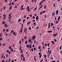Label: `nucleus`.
<instances>
[{"label": "nucleus", "mask_w": 62, "mask_h": 62, "mask_svg": "<svg viewBox=\"0 0 62 62\" xmlns=\"http://www.w3.org/2000/svg\"><path fill=\"white\" fill-rule=\"evenodd\" d=\"M55 20H56V16H55L54 17Z\"/></svg>", "instance_id": "obj_39"}, {"label": "nucleus", "mask_w": 62, "mask_h": 62, "mask_svg": "<svg viewBox=\"0 0 62 62\" xmlns=\"http://www.w3.org/2000/svg\"><path fill=\"white\" fill-rule=\"evenodd\" d=\"M23 5L21 7V8H23Z\"/></svg>", "instance_id": "obj_37"}, {"label": "nucleus", "mask_w": 62, "mask_h": 62, "mask_svg": "<svg viewBox=\"0 0 62 62\" xmlns=\"http://www.w3.org/2000/svg\"><path fill=\"white\" fill-rule=\"evenodd\" d=\"M44 57L45 58L46 57V54H44Z\"/></svg>", "instance_id": "obj_31"}, {"label": "nucleus", "mask_w": 62, "mask_h": 62, "mask_svg": "<svg viewBox=\"0 0 62 62\" xmlns=\"http://www.w3.org/2000/svg\"><path fill=\"white\" fill-rule=\"evenodd\" d=\"M36 23L35 22L34 23H33V25H36Z\"/></svg>", "instance_id": "obj_33"}, {"label": "nucleus", "mask_w": 62, "mask_h": 62, "mask_svg": "<svg viewBox=\"0 0 62 62\" xmlns=\"http://www.w3.org/2000/svg\"><path fill=\"white\" fill-rule=\"evenodd\" d=\"M4 45H5V44H2V46H4Z\"/></svg>", "instance_id": "obj_58"}, {"label": "nucleus", "mask_w": 62, "mask_h": 62, "mask_svg": "<svg viewBox=\"0 0 62 62\" xmlns=\"http://www.w3.org/2000/svg\"><path fill=\"white\" fill-rule=\"evenodd\" d=\"M29 44L27 45L26 46V47H27V48H29Z\"/></svg>", "instance_id": "obj_8"}, {"label": "nucleus", "mask_w": 62, "mask_h": 62, "mask_svg": "<svg viewBox=\"0 0 62 62\" xmlns=\"http://www.w3.org/2000/svg\"><path fill=\"white\" fill-rule=\"evenodd\" d=\"M25 19H24L23 20V23H24V22H25Z\"/></svg>", "instance_id": "obj_44"}, {"label": "nucleus", "mask_w": 62, "mask_h": 62, "mask_svg": "<svg viewBox=\"0 0 62 62\" xmlns=\"http://www.w3.org/2000/svg\"><path fill=\"white\" fill-rule=\"evenodd\" d=\"M36 19L37 21L38 20V19H39V16H37V17L36 18Z\"/></svg>", "instance_id": "obj_5"}, {"label": "nucleus", "mask_w": 62, "mask_h": 62, "mask_svg": "<svg viewBox=\"0 0 62 62\" xmlns=\"http://www.w3.org/2000/svg\"><path fill=\"white\" fill-rule=\"evenodd\" d=\"M29 47L31 49V48H32V45H29Z\"/></svg>", "instance_id": "obj_10"}, {"label": "nucleus", "mask_w": 62, "mask_h": 62, "mask_svg": "<svg viewBox=\"0 0 62 62\" xmlns=\"http://www.w3.org/2000/svg\"><path fill=\"white\" fill-rule=\"evenodd\" d=\"M27 31V29L26 28L24 30V32H26V31Z\"/></svg>", "instance_id": "obj_14"}, {"label": "nucleus", "mask_w": 62, "mask_h": 62, "mask_svg": "<svg viewBox=\"0 0 62 62\" xmlns=\"http://www.w3.org/2000/svg\"><path fill=\"white\" fill-rule=\"evenodd\" d=\"M52 31H48L47 33H52Z\"/></svg>", "instance_id": "obj_11"}, {"label": "nucleus", "mask_w": 62, "mask_h": 62, "mask_svg": "<svg viewBox=\"0 0 62 62\" xmlns=\"http://www.w3.org/2000/svg\"><path fill=\"white\" fill-rule=\"evenodd\" d=\"M21 20H22V19H19L18 20V22H21Z\"/></svg>", "instance_id": "obj_24"}, {"label": "nucleus", "mask_w": 62, "mask_h": 62, "mask_svg": "<svg viewBox=\"0 0 62 62\" xmlns=\"http://www.w3.org/2000/svg\"><path fill=\"white\" fill-rule=\"evenodd\" d=\"M20 52L21 53H23V50L21 49L20 51Z\"/></svg>", "instance_id": "obj_25"}, {"label": "nucleus", "mask_w": 62, "mask_h": 62, "mask_svg": "<svg viewBox=\"0 0 62 62\" xmlns=\"http://www.w3.org/2000/svg\"><path fill=\"white\" fill-rule=\"evenodd\" d=\"M55 12H54L52 13V16H54L55 15Z\"/></svg>", "instance_id": "obj_6"}, {"label": "nucleus", "mask_w": 62, "mask_h": 62, "mask_svg": "<svg viewBox=\"0 0 62 62\" xmlns=\"http://www.w3.org/2000/svg\"><path fill=\"white\" fill-rule=\"evenodd\" d=\"M54 41H55V42H56V41H57V40H56V39H54Z\"/></svg>", "instance_id": "obj_35"}, {"label": "nucleus", "mask_w": 62, "mask_h": 62, "mask_svg": "<svg viewBox=\"0 0 62 62\" xmlns=\"http://www.w3.org/2000/svg\"><path fill=\"white\" fill-rule=\"evenodd\" d=\"M9 47V49H11V46H9L8 47Z\"/></svg>", "instance_id": "obj_18"}, {"label": "nucleus", "mask_w": 62, "mask_h": 62, "mask_svg": "<svg viewBox=\"0 0 62 62\" xmlns=\"http://www.w3.org/2000/svg\"><path fill=\"white\" fill-rule=\"evenodd\" d=\"M20 32L21 33H23V30L22 29H21V30L20 31Z\"/></svg>", "instance_id": "obj_29"}, {"label": "nucleus", "mask_w": 62, "mask_h": 62, "mask_svg": "<svg viewBox=\"0 0 62 62\" xmlns=\"http://www.w3.org/2000/svg\"><path fill=\"white\" fill-rule=\"evenodd\" d=\"M11 8H12V6L10 7L9 8L10 10H11Z\"/></svg>", "instance_id": "obj_17"}, {"label": "nucleus", "mask_w": 62, "mask_h": 62, "mask_svg": "<svg viewBox=\"0 0 62 62\" xmlns=\"http://www.w3.org/2000/svg\"><path fill=\"white\" fill-rule=\"evenodd\" d=\"M27 20H28V19H29V17H27Z\"/></svg>", "instance_id": "obj_61"}, {"label": "nucleus", "mask_w": 62, "mask_h": 62, "mask_svg": "<svg viewBox=\"0 0 62 62\" xmlns=\"http://www.w3.org/2000/svg\"><path fill=\"white\" fill-rule=\"evenodd\" d=\"M13 32H14V30H12V31H11V33H13Z\"/></svg>", "instance_id": "obj_36"}, {"label": "nucleus", "mask_w": 62, "mask_h": 62, "mask_svg": "<svg viewBox=\"0 0 62 62\" xmlns=\"http://www.w3.org/2000/svg\"><path fill=\"white\" fill-rule=\"evenodd\" d=\"M53 36H54L55 37V36H56V34H53Z\"/></svg>", "instance_id": "obj_46"}, {"label": "nucleus", "mask_w": 62, "mask_h": 62, "mask_svg": "<svg viewBox=\"0 0 62 62\" xmlns=\"http://www.w3.org/2000/svg\"><path fill=\"white\" fill-rule=\"evenodd\" d=\"M52 26H54V23H51L50 27H52Z\"/></svg>", "instance_id": "obj_3"}, {"label": "nucleus", "mask_w": 62, "mask_h": 62, "mask_svg": "<svg viewBox=\"0 0 62 62\" xmlns=\"http://www.w3.org/2000/svg\"><path fill=\"white\" fill-rule=\"evenodd\" d=\"M6 57H8V54H6Z\"/></svg>", "instance_id": "obj_49"}, {"label": "nucleus", "mask_w": 62, "mask_h": 62, "mask_svg": "<svg viewBox=\"0 0 62 62\" xmlns=\"http://www.w3.org/2000/svg\"><path fill=\"white\" fill-rule=\"evenodd\" d=\"M0 36H1V37H2V33H0Z\"/></svg>", "instance_id": "obj_48"}, {"label": "nucleus", "mask_w": 62, "mask_h": 62, "mask_svg": "<svg viewBox=\"0 0 62 62\" xmlns=\"http://www.w3.org/2000/svg\"><path fill=\"white\" fill-rule=\"evenodd\" d=\"M24 18H26V15H24Z\"/></svg>", "instance_id": "obj_38"}, {"label": "nucleus", "mask_w": 62, "mask_h": 62, "mask_svg": "<svg viewBox=\"0 0 62 62\" xmlns=\"http://www.w3.org/2000/svg\"><path fill=\"white\" fill-rule=\"evenodd\" d=\"M32 18L34 19H35V16H33Z\"/></svg>", "instance_id": "obj_40"}, {"label": "nucleus", "mask_w": 62, "mask_h": 62, "mask_svg": "<svg viewBox=\"0 0 62 62\" xmlns=\"http://www.w3.org/2000/svg\"><path fill=\"white\" fill-rule=\"evenodd\" d=\"M27 40H26L25 41V44H27Z\"/></svg>", "instance_id": "obj_13"}, {"label": "nucleus", "mask_w": 62, "mask_h": 62, "mask_svg": "<svg viewBox=\"0 0 62 62\" xmlns=\"http://www.w3.org/2000/svg\"><path fill=\"white\" fill-rule=\"evenodd\" d=\"M60 16H59L58 17V19H60Z\"/></svg>", "instance_id": "obj_54"}, {"label": "nucleus", "mask_w": 62, "mask_h": 62, "mask_svg": "<svg viewBox=\"0 0 62 62\" xmlns=\"http://www.w3.org/2000/svg\"><path fill=\"white\" fill-rule=\"evenodd\" d=\"M6 23V22H3V23H2L3 24H5V23Z\"/></svg>", "instance_id": "obj_30"}, {"label": "nucleus", "mask_w": 62, "mask_h": 62, "mask_svg": "<svg viewBox=\"0 0 62 62\" xmlns=\"http://www.w3.org/2000/svg\"><path fill=\"white\" fill-rule=\"evenodd\" d=\"M36 37L35 36H34L33 37H32V39H33V40H35V39L36 38Z\"/></svg>", "instance_id": "obj_1"}, {"label": "nucleus", "mask_w": 62, "mask_h": 62, "mask_svg": "<svg viewBox=\"0 0 62 62\" xmlns=\"http://www.w3.org/2000/svg\"><path fill=\"white\" fill-rule=\"evenodd\" d=\"M11 17V16H9L8 18V20H9Z\"/></svg>", "instance_id": "obj_28"}, {"label": "nucleus", "mask_w": 62, "mask_h": 62, "mask_svg": "<svg viewBox=\"0 0 62 62\" xmlns=\"http://www.w3.org/2000/svg\"><path fill=\"white\" fill-rule=\"evenodd\" d=\"M20 44H21L22 43L21 41H19Z\"/></svg>", "instance_id": "obj_47"}, {"label": "nucleus", "mask_w": 62, "mask_h": 62, "mask_svg": "<svg viewBox=\"0 0 62 62\" xmlns=\"http://www.w3.org/2000/svg\"><path fill=\"white\" fill-rule=\"evenodd\" d=\"M31 39H29V42H31Z\"/></svg>", "instance_id": "obj_21"}, {"label": "nucleus", "mask_w": 62, "mask_h": 62, "mask_svg": "<svg viewBox=\"0 0 62 62\" xmlns=\"http://www.w3.org/2000/svg\"><path fill=\"white\" fill-rule=\"evenodd\" d=\"M23 61H24L25 60V58H24V57H23Z\"/></svg>", "instance_id": "obj_12"}, {"label": "nucleus", "mask_w": 62, "mask_h": 62, "mask_svg": "<svg viewBox=\"0 0 62 62\" xmlns=\"http://www.w3.org/2000/svg\"><path fill=\"white\" fill-rule=\"evenodd\" d=\"M37 7H36L35 9H34V11H35V10H36V9H37Z\"/></svg>", "instance_id": "obj_27"}, {"label": "nucleus", "mask_w": 62, "mask_h": 62, "mask_svg": "<svg viewBox=\"0 0 62 62\" xmlns=\"http://www.w3.org/2000/svg\"><path fill=\"white\" fill-rule=\"evenodd\" d=\"M45 11H43V13H45Z\"/></svg>", "instance_id": "obj_64"}, {"label": "nucleus", "mask_w": 62, "mask_h": 62, "mask_svg": "<svg viewBox=\"0 0 62 62\" xmlns=\"http://www.w3.org/2000/svg\"><path fill=\"white\" fill-rule=\"evenodd\" d=\"M31 50L32 51V52H33V48H32L31 49Z\"/></svg>", "instance_id": "obj_43"}, {"label": "nucleus", "mask_w": 62, "mask_h": 62, "mask_svg": "<svg viewBox=\"0 0 62 62\" xmlns=\"http://www.w3.org/2000/svg\"><path fill=\"white\" fill-rule=\"evenodd\" d=\"M36 47H35L34 49V51H35V50H36Z\"/></svg>", "instance_id": "obj_62"}, {"label": "nucleus", "mask_w": 62, "mask_h": 62, "mask_svg": "<svg viewBox=\"0 0 62 62\" xmlns=\"http://www.w3.org/2000/svg\"><path fill=\"white\" fill-rule=\"evenodd\" d=\"M2 40V38H0V40L1 41V40Z\"/></svg>", "instance_id": "obj_41"}, {"label": "nucleus", "mask_w": 62, "mask_h": 62, "mask_svg": "<svg viewBox=\"0 0 62 62\" xmlns=\"http://www.w3.org/2000/svg\"><path fill=\"white\" fill-rule=\"evenodd\" d=\"M24 40V39H22V42H23V41Z\"/></svg>", "instance_id": "obj_52"}, {"label": "nucleus", "mask_w": 62, "mask_h": 62, "mask_svg": "<svg viewBox=\"0 0 62 62\" xmlns=\"http://www.w3.org/2000/svg\"><path fill=\"white\" fill-rule=\"evenodd\" d=\"M20 47L19 48V50L20 51H21V48H22V46H20Z\"/></svg>", "instance_id": "obj_19"}, {"label": "nucleus", "mask_w": 62, "mask_h": 62, "mask_svg": "<svg viewBox=\"0 0 62 62\" xmlns=\"http://www.w3.org/2000/svg\"><path fill=\"white\" fill-rule=\"evenodd\" d=\"M43 6V5H41V6H40V8H39H39H42V7Z\"/></svg>", "instance_id": "obj_32"}, {"label": "nucleus", "mask_w": 62, "mask_h": 62, "mask_svg": "<svg viewBox=\"0 0 62 62\" xmlns=\"http://www.w3.org/2000/svg\"><path fill=\"white\" fill-rule=\"evenodd\" d=\"M50 27V23H49L48 24V28H49Z\"/></svg>", "instance_id": "obj_7"}, {"label": "nucleus", "mask_w": 62, "mask_h": 62, "mask_svg": "<svg viewBox=\"0 0 62 62\" xmlns=\"http://www.w3.org/2000/svg\"><path fill=\"white\" fill-rule=\"evenodd\" d=\"M31 23V22L30 21L28 22L27 23V25H28L29 24H30Z\"/></svg>", "instance_id": "obj_2"}, {"label": "nucleus", "mask_w": 62, "mask_h": 62, "mask_svg": "<svg viewBox=\"0 0 62 62\" xmlns=\"http://www.w3.org/2000/svg\"><path fill=\"white\" fill-rule=\"evenodd\" d=\"M16 34V33L15 32H14V33H13V34L14 35H15Z\"/></svg>", "instance_id": "obj_51"}, {"label": "nucleus", "mask_w": 62, "mask_h": 62, "mask_svg": "<svg viewBox=\"0 0 62 62\" xmlns=\"http://www.w3.org/2000/svg\"><path fill=\"white\" fill-rule=\"evenodd\" d=\"M45 46H47V44L46 43H45Z\"/></svg>", "instance_id": "obj_26"}, {"label": "nucleus", "mask_w": 62, "mask_h": 62, "mask_svg": "<svg viewBox=\"0 0 62 62\" xmlns=\"http://www.w3.org/2000/svg\"><path fill=\"white\" fill-rule=\"evenodd\" d=\"M51 43H52L53 44H55V43H54V41H51Z\"/></svg>", "instance_id": "obj_15"}, {"label": "nucleus", "mask_w": 62, "mask_h": 62, "mask_svg": "<svg viewBox=\"0 0 62 62\" xmlns=\"http://www.w3.org/2000/svg\"><path fill=\"white\" fill-rule=\"evenodd\" d=\"M40 58H41V54H40L39 56Z\"/></svg>", "instance_id": "obj_55"}, {"label": "nucleus", "mask_w": 62, "mask_h": 62, "mask_svg": "<svg viewBox=\"0 0 62 62\" xmlns=\"http://www.w3.org/2000/svg\"><path fill=\"white\" fill-rule=\"evenodd\" d=\"M46 6L45 5V7H44V9H45L46 8Z\"/></svg>", "instance_id": "obj_60"}, {"label": "nucleus", "mask_w": 62, "mask_h": 62, "mask_svg": "<svg viewBox=\"0 0 62 62\" xmlns=\"http://www.w3.org/2000/svg\"><path fill=\"white\" fill-rule=\"evenodd\" d=\"M52 61V62H55V61H54V60Z\"/></svg>", "instance_id": "obj_59"}, {"label": "nucleus", "mask_w": 62, "mask_h": 62, "mask_svg": "<svg viewBox=\"0 0 62 62\" xmlns=\"http://www.w3.org/2000/svg\"><path fill=\"white\" fill-rule=\"evenodd\" d=\"M6 52L7 53H8V52H9V51H8V50H7L6 51Z\"/></svg>", "instance_id": "obj_53"}, {"label": "nucleus", "mask_w": 62, "mask_h": 62, "mask_svg": "<svg viewBox=\"0 0 62 62\" xmlns=\"http://www.w3.org/2000/svg\"><path fill=\"white\" fill-rule=\"evenodd\" d=\"M58 13V10H57L56 11V14L57 15Z\"/></svg>", "instance_id": "obj_4"}, {"label": "nucleus", "mask_w": 62, "mask_h": 62, "mask_svg": "<svg viewBox=\"0 0 62 62\" xmlns=\"http://www.w3.org/2000/svg\"><path fill=\"white\" fill-rule=\"evenodd\" d=\"M34 60H35V61H37V60L36 59V57L35 56H34Z\"/></svg>", "instance_id": "obj_16"}, {"label": "nucleus", "mask_w": 62, "mask_h": 62, "mask_svg": "<svg viewBox=\"0 0 62 62\" xmlns=\"http://www.w3.org/2000/svg\"><path fill=\"white\" fill-rule=\"evenodd\" d=\"M10 51L11 52H13V49H12V48H11L10 49Z\"/></svg>", "instance_id": "obj_22"}, {"label": "nucleus", "mask_w": 62, "mask_h": 62, "mask_svg": "<svg viewBox=\"0 0 62 62\" xmlns=\"http://www.w3.org/2000/svg\"><path fill=\"white\" fill-rule=\"evenodd\" d=\"M11 13H10L8 15V17H11Z\"/></svg>", "instance_id": "obj_9"}, {"label": "nucleus", "mask_w": 62, "mask_h": 62, "mask_svg": "<svg viewBox=\"0 0 62 62\" xmlns=\"http://www.w3.org/2000/svg\"><path fill=\"white\" fill-rule=\"evenodd\" d=\"M38 54L39 55H40V54H41V52H39V53Z\"/></svg>", "instance_id": "obj_42"}, {"label": "nucleus", "mask_w": 62, "mask_h": 62, "mask_svg": "<svg viewBox=\"0 0 62 62\" xmlns=\"http://www.w3.org/2000/svg\"><path fill=\"white\" fill-rule=\"evenodd\" d=\"M21 56L22 57H23V54H21Z\"/></svg>", "instance_id": "obj_20"}, {"label": "nucleus", "mask_w": 62, "mask_h": 62, "mask_svg": "<svg viewBox=\"0 0 62 62\" xmlns=\"http://www.w3.org/2000/svg\"><path fill=\"white\" fill-rule=\"evenodd\" d=\"M42 3V2H40L39 3V5H40V6H41Z\"/></svg>", "instance_id": "obj_23"}, {"label": "nucleus", "mask_w": 62, "mask_h": 62, "mask_svg": "<svg viewBox=\"0 0 62 62\" xmlns=\"http://www.w3.org/2000/svg\"><path fill=\"white\" fill-rule=\"evenodd\" d=\"M31 27H29V30H31Z\"/></svg>", "instance_id": "obj_57"}, {"label": "nucleus", "mask_w": 62, "mask_h": 62, "mask_svg": "<svg viewBox=\"0 0 62 62\" xmlns=\"http://www.w3.org/2000/svg\"><path fill=\"white\" fill-rule=\"evenodd\" d=\"M58 23V21H56V24H57V23Z\"/></svg>", "instance_id": "obj_34"}, {"label": "nucleus", "mask_w": 62, "mask_h": 62, "mask_svg": "<svg viewBox=\"0 0 62 62\" xmlns=\"http://www.w3.org/2000/svg\"><path fill=\"white\" fill-rule=\"evenodd\" d=\"M29 11H30V8H29L28 10V12H29Z\"/></svg>", "instance_id": "obj_45"}, {"label": "nucleus", "mask_w": 62, "mask_h": 62, "mask_svg": "<svg viewBox=\"0 0 62 62\" xmlns=\"http://www.w3.org/2000/svg\"><path fill=\"white\" fill-rule=\"evenodd\" d=\"M5 26V27H8V25L7 26Z\"/></svg>", "instance_id": "obj_56"}, {"label": "nucleus", "mask_w": 62, "mask_h": 62, "mask_svg": "<svg viewBox=\"0 0 62 62\" xmlns=\"http://www.w3.org/2000/svg\"><path fill=\"white\" fill-rule=\"evenodd\" d=\"M3 16L4 17H6V15H3Z\"/></svg>", "instance_id": "obj_50"}, {"label": "nucleus", "mask_w": 62, "mask_h": 62, "mask_svg": "<svg viewBox=\"0 0 62 62\" xmlns=\"http://www.w3.org/2000/svg\"><path fill=\"white\" fill-rule=\"evenodd\" d=\"M8 29H7L6 30V32H8Z\"/></svg>", "instance_id": "obj_63"}]
</instances>
